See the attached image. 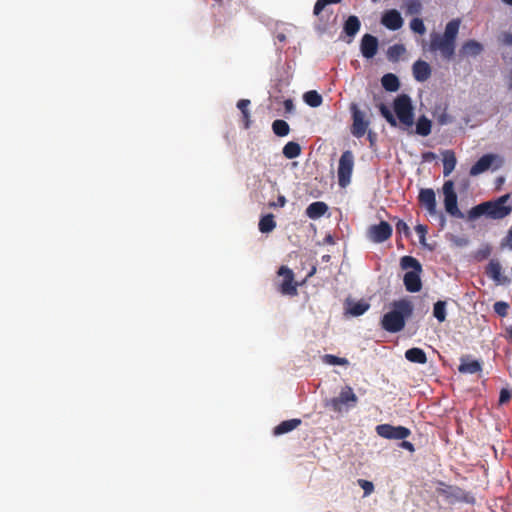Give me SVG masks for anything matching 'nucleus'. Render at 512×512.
Instances as JSON below:
<instances>
[{
    "mask_svg": "<svg viewBox=\"0 0 512 512\" xmlns=\"http://www.w3.org/2000/svg\"><path fill=\"white\" fill-rule=\"evenodd\" d=\"M358 485L363 489L364 496L370 495L374 491V484L365 479H358Z\"/></svg>",
    "mask_w": 512,
    "mask_h": 512,
    "instance_id": "49530a36",
    "label": "nucleus"
},
{
    "mask_svg": "<svg viewBox=\"0 0 512 512\" xmlns=\"http://www.w3.org/2000/svg\"><path fill=\"white\" fill-rule=\"evenodd\" d=\"M340 2L341 0H317L314 5L313 14L315 16H319V14L325 9L327 5L337 4Z\"/></svg>",
    "mask_w": 512,
    "mask_h": 512,
    "instance_id": "79ce46f5",
    "label": "nucleus"
},
{
    "mask_svg": "<svg viewBox=\"0 0 512 512\" xmlns=\"http://www.w3.org/2000/svg\"><path fill=\"white\" fill-rule=\"evenodd\" d=\"M512 398V391L508 388H502L499 395V404H505Z\"/></svg>",
    "mask_w": 512,
    "mask_h": 512,
    "instance_id": "8fccbe9b",
    "label": "nucleus"
},
{
    "mask_svg": "<svg viewBox=\"0 0 512 512\" xmlns=\"http://www.w3.org/2000/svg\"><path fill=\"white\" fill-rule=\"evenodd\" d=\"M286 204V198L283 195H280L277 199V202L271 203L270 206L272 207H283Z\"/></svg>",
    "mask_w": 512,
    "mask_h": 512,
    "instance_id": "6e6d98bb",
    "label": "nucleus"
},
{
    "mask_svg": "<svg viewBox=\"0 0 512 512\" xmlns=\"http://www.w3.org/2000/svg\"><path fill=\"white\" fill-rule=\"evenodd\" d=\"M369 307H370V305L368 303L360 301V302H356L353 305H351L348 312L352 316L357 317V316L363 315L369 309Z\"/></svg>",
    "mask_w": 512,
    "mask_h": 512,
    "instance_id": "e433bc0d",
    "label": "nucleus"
},
{
    "mask_svg": "<svg viewBox=\"0 0 512 512\" xmlns=\"http://www.w3.org/2000/svg\"><path fill=\"white\" fill-rule=\"evenodd\" d=\"M502 246H508L510 249H512V228L509 229L507 236L502 242Z\"/></svg>",
    "mask_w": 512,
    "mask_h": 512,
    "instance_id": "864d4df0",
    "label": "nucleus"
},
{
    "mask_svg": "<svg viewBox=\"0 0 512 512\" xmlns=\"http://www.w3.org/2000/svg\"><path fill=\"white\" fill-rule=\"evenodd\" d=\"M460 20L453 19L446 24L444 33L441 34L444 38L449 39L453 43H456V38L459 32Z\"/></svg>",
    "mask_w": 512,
    "mask_h": 512,
    "instance_id": "bb28decb",
    "label": "nucleus"
},
{
    "mask_svg": "<svg viewBox=\"0 0 512 512\" xmlns=\"http://www.w3.org/2000/svg\"><path fill=\"white\" fill-rule=\"evenodd\" d=\"M509 199V194H505V195H502L500 196L495 202L498 204V205H501L502 207H508L506 204V202L508 201Z\"/></svg>",
    "mask_w": 512,
    "mask_h": 512,
    "instance_id": "13d9d810",
    "label": "nucleus"
},
{
    "mask_svg": "<svg viewBox=\"0 0 512 512\" xmlns=\"http://www.w3.org/2000/svg\"><path fill=\"white\" fill-rule=\"evenodd\" d=\"M276 227V222L272 214L263 216L259 221V230L262 233H270Z\"/></svg>",
    "mask_w": 512,
    "mask_h": 512,
    "instance_id": "473e14b6",
    "label": "nucleus"
},
{
    "mask_svg": "<svg viewBox=\"0 0 512 512\" xmlns=\"http://www.w3.org/2000/svg\"><path fill=\"white\" fill-rule=\"evenodd\" d=\"M450 241L453 245L461 248L466 247L469 244V239L463 236L451 235Z\"/></svg>",
    "mask_w": 512,
    "mask_h": 512,
    "instance_id": "de8ad7c7",
    "label": "nucleus"
},
{
    "mask_svg": "<svg viewBox=\"0 0 512 512\" xmlns=\"http://www.w3.org/2000/svg\"><path fill=\"white\" fill-rule=\"evenodd\" d=\"M432 123L431 121L424 115L419 117L416 122V133L420 136H428L431 133Z\"/></svg>",
    "mask_w": 512,
    "mask_h": 512,
    "instance_id": "cd10ccee",
    "label": "nucleus"
},
{
    "mask_svg": "<svg viewBox=\"0 0 512 512\" xmlns=\"http://www.w3.org/2000/svg\"><path fill=\"white\" fill-rule=\"evenodd\" d=\"M316 271V268H313L312 272L309 274L311 276Z\"/></svg>",
    "mask_w": 512,
    "mask_h": 512,
    "instance_id": "774afa93",
    "label": "nucleus"
},
{
    "mask_svg": "<svg viewBox=\"0 0 512 512\" xmlns=\"http://www.w3.org/2000/svg\"><path fill=\"white\" fill-rule=\"evenodd\" d=\"M282 153L287 159H294L300 155L301 147L297 142L290 141L283 147Z\"/></svg>",
    "mask_w": 512,
    "mask_h": 512,
    "instance_id": "2f4dec72",
    "label": "nucleus"
},
{
    "mask_svg": "<svg viewBox=\"0 0 512 512\" xmlns=\"http://www.w3.org/2000/svg\"><path fill=\"white\" fill-rule=\"evenodd\" d=\"M277 39H278L280 42H283V41H285L286 37H285V35H284V34H278V35H277Z\"/></svg>",
    "mask_w": 512,
    "mask_h": 512,
    "instance_id": "e2e57ef3",
    "label": "nucleus"
},
{
    "mask_svg": "<svg viewBox=\"0 0 512 512\" xmlns=\"http://www.w3.org/2000/svg\"><path fill=\"white\" fill-rule=\"evenodd\" d=\"M506 332L510 338H512V326L506 328Z\"/></svg>",
    "mask_w": 512,
    "mask_h": 512,
    "instance_id": "0e129e2a",
    "label": "nucleus"
},
{
    "mask_svg": "<svg viewBox=\"0 0 512 512\" xmlns=\"http://www.w3.org/2000/svg\"><path fill=\"white\" fill-rule=\"evenodd\" d=\"M503 3L512 6V0H502Z\"/></svg>",
    "mask_w": 512,
    "mask_h": 512,
    "instance_id": "338daca9",
    "label": "nucleus"
},
{
    "mask_svg": "<svg viewBox=\"0 0 512 512\" xmlns=\"http://www.w3.org/2000/svg\"><path fill=\"white\" fill-rule=\"evenodd\" d=\"M496 161L498 163H497L495 169L499 168L502 165L503 159L500 156L495 155V154H491V153L484 154L470 168L469 173L471 176H478V175L486 172L488 169H490Z\"/></svg>",
    "mask_w": 512,
    "mask_h": 512,
    "instance_id": "9d476101",
    "label": "nucleus"
},
{
    "mask_svg": "<svg viewBox=\"0 0 512 512\" xmlns=\"http://www.w3.org/2000/svg\"><path fill=\"white\" fill-rule=\"evenodd\" d=\"M426 210L428 211L429 215L435 219H437L440 215V213L437 211V204L427 207Z\"/></svg>",
    "mask_w": 512,
    "mask_h": 512,
    "instance_id": "5fc2aeb1",
    "label": "nucleus"
},
{
    "mask_svg": "<svg viewBox=\"0 0 512 512\" xmlns=\"http://www.w3.org/2000/svg\"><path fill=\"white\" fill-rule=\"evenodd\" d=\"M395 228H396V231L399 234H404L405 236H409L410 235V228L407 225V223L405 221H403V220H398L396 225H395Z\"/></svg>",
    "mask_w": 512,
    "mask_h": 512,
    "instance_id": "09e8293b",
    "label": "nucleus"
},
{
    "mask_svg": "<svg viewBox=\"0 0 512 512\" xmlns=\"http://www.w3.org/2000/svg\"><path fill=\"white\" fill-rule=\"evenodd\" d=\"M446 301L439 300L434 304L433 316L439 321L444 322L446 320Z\"/></svg>",
    "mask_w": 512,
    "mask_h": 512,
    "instance_id": "f704fd0d",
    "label": "nucleus"
},
{
    "mask_svg": "<svg viewBox=\"0 0 512 512\" xmlns=\"http://www.w3.org/2000/svg\"><path fill=\"white\" fill-rule=\"evenodd\" d=\"M458 370L463 374H475L482 370V365L478 360H469L468 358L462 357Z\"/></svg>",
    "mask_w": 512,
    "mask_h": 512,
    "instance_id": "412c9836",
    "label": "nucleus"
},
{
    "mask_svg": "<svg viewBox=\"0 0 512 512\" xmlns=\"http://www.w3.org/2000/svg\"><path fill=\"white\" fill-rule=\"evenodd\" d=\"M444 195V207L446 212L452 217L464 218V214L458 208L457 194L454 191V182L447 180L442 187Z\"/></svg>",
    "mask_w": 512,
    "mask_h": 512,
    "instance_id": "39448f33",
    "label": "nucleus"
},
{
    "mask_svg": "<svg viewBox=\"0 0 512 512\" xmlns=\"http://www.w3.org/2000/svg\"><path fill=\"white\" fill-rule=\"evenodd\" d=\"M250 105V100L241 99L237 102V108L242 112L243 118L245 119V128H249L250 124V112L248 110V106Z\"/></svg>",
    "mask_w": 512,
    "mask_h": 512,
    "instance_id": "4c0bfd02",
    "label": "nucleus"
},
{
    "mask_svg": "<svg viewBox=\"0 0 512 512\" xmlns=\"http://www.w3.org/2000/svg\"><path fill=\"white\" fill-rule=\"evenodd\" d=\"M379 41L377 37L371 34H364L360 43V51L364 58H373L378 51Z\"/></svg>",
    "mask_w": 512,
    "mask_h": 512,
    "instance_id": "2eb2a0df",
    "label": "nucleus"
},
{
    "mask_svg": "<svg viewBox=\"0 0 512 512\" xmlns=\"http://www.w3.org/2000/svg\"><path fill=\"white\" fill-rule=\"evenodd\" d=\"M405 8L408 15H417L422 11V4L418 0H407Z\"/></svg>",
    "mask_w": 512,
    "mask_h": 512,
    "instance_id": "ea45409f",
    "label": "nucleus"
},
{
    "mask_svg": "<svg viewBox=\"0 0 512 512\" xmlns=\"http://www.w3.org/2000/svg\"><path fill=\"white\" fill-rule=\"evenodd\" d=\"M415 231L416 233L418 234L419 236V242L420 244L429 249L430 251L433 250V247L431 245H429L427 242H426V234H427V227L425 225H422V224H418L416 227H415Z\"/></svg>",
    "mask_w": 512,
    "mask_h": 512,
    "instance_id": "a19ab883",
    "label": "nucleus"
},
{
    "mask_svg": "<svg viewBox=\"0 0 512 512\" xmlns=\"http://www.w3.org/2000/svg\"><path fill=\"white\" fill-rule=\"evenodd\" d=\"M491 253V249L489 246H485L483 249H480L477 254H476V257L479 258V259H485L487 258Z\"/></svg>",
    "mask_w": 512,
    "mask_h": 512,
    "instance_id": "603ef678",
    "label": "nucleus"
},
{
    "mask_svg": "<svg viewBox=\"0 0 512 512\" xmlns=\"http://www.w3.org/2000/svg\"><path fill=\"white\" fill-rule=\"evenodd\" d=\"M437 122L440 125H447L452 122V117L448 115L446 112H442L441 114L438 115Z\"/></svg>",
    "mask_w": 512,
    "mask_h": 512,
    "instance_id": "3c124183",
    "label": "nucleus"
},
{
    "mask_svg": "<svg viewBox=\"0 0 512 512\" xmlns=\"http://www.w3.org/2000/svg\"><path fill=\"white\" fill-rule=\"evenodd\" d=\"M377 434L385 439L404 440L411 431L404 426H392L390 424H380L375 428Z\"/></svg>",
    "mask_w": 512,
    "mask_h": 512,
    "instance_id": "1a4fd4ad",
    "label": "nucleus"
},
{
    "mask_svg": "<svg viewBox=\"0 0 512 512\" xmlns=\"http://www.w3.org/2000/svg\"><path fill=\"white\" fill-rule=\"evenodd\" d=\"M501 270H502L501 264L497 260L492 259L486 268V274L489 278H491L497 284L509 283L510 279L506 276H503L501 274Z\"/></svg>",
    "mask_w": 512,
    "mask_h": 512,
    "instance_id": "f3484780",
    "label": "nucleus"
},
{
    "mask_svg": "<svg viewBox=\"0 0 512 512\" xmlns=\"http://www.w3.org/2000/svg\"><path fill=\"white\" fill-rule=\"evenodd\" d=\"M511 211V207H502L495 201H487L472 207L468 212V219L473 221L481 216H486L491 219H503L508 216Z\"/></svg>",
    "mask_w": 512,
    "mask_h": 512,
    "instance_id": "f03ea898",
    "label": "nucleus"
},
{
    "mask_svg": "<svg viewBox=\"0 0 512 512\" xmlns=\"http://www.w3.org/2000/svg\"><path fill=\"white\" fill-rule=\"evenodd\" d=\"M443 175L449 176L457 164L456 155L452 150H445L443 153Z\"/></svg>",
    "mask_w": 512,
    "mask_h": 512,
    "instance_id": "4be33fe9",
    "label": "nucleus"
},
{
    "mask_svg": "<svg viewBox=\"0 0 512 512\" xmlns=\"http://www.w3.org/2000/svg\"><path fill=\"white\" fill-rule=\"evenodd\" d=\"M505 43L507 44H512V34H505V39H504Z\"/></svg>",
    "mask_w": 512,
    "mask_h": 512,
    "instance_id": "680f3d73",
    "label": "nucleus"
},
{
    "mask_svg": "<svg viewBox=\"0 0 512 512\" xmlns=\"http://www.w3.org/2000/svg\"><path fill=\"white\" fill-rule=\"evenodd\" d=\"M354 167V155L350 150L342 153L338 165V183L345 188L350 184L351 175Z\"/></svg>",
    "mask_w": 512,
    "mask_h": 512,
    "instance_id": "423d86ee",
    "label": "nucleus"
},
{
    "mask_svg": "<svg viewBox=\"0 0 512 512\" xmlns=\"http://www.w3.org/2000/svg\"><path fill=\"white\" fill-rule=\"evenodd\" d=\"M410 28L413 32L423 35L426 32L424 22L420 18H413L410 22Z\"/></svg>",
    "mask_w": 512,
    "mask_h": 512,
    "instance_id": "37998d69",
    "label": "nucleus"
},
{
    "mask_svg": "<svg viewBox=\"0 0 512 512\" xmlns=\"http://www.w3.org/2000/svg\"><path fill=\"white\" fill-rule=\"evenodd\" d=\"M326 241H327L328 243H332V242H333L332 236H331V235H328V236L326 237Z\"/></svg>",
    "mask_w": 512,
    "mask_h": 512,
    "instance_id": "69168bd1",
    "label": "nucleus"
},
{
    "mask_svg": "<svg viewBox=\"0 0 512 512\" xmlns=\"http://www.w3.org/2000/svg\"><path fill=\"white\" fill-rule=\"evenodd\" d=\"M273 132L280 137L287 136L290 132L288 123L284 120L277 119L272 123Z\"/></svg>",
    "mask_w": 512,
    "mask_h": 512,
    "instance_id": "72a5a7b5",
    "label": "nucleus"
},
{
    "mask_svg": "<svg viewBox=\"0 0 512 512\" xmlns=\"http://www.w3.org/2000/svg\"><path fill=\"white\" fill-rule=\"evenodd\" d=\"M400 447H401V448H404V449H406V450H408V451H410V452H413V451H414V446H413V444H412L411 442H409V441H406L405 439H404V440H402V442L400 443Z\"/></svg>",
    "mask_w": 512,
    "mask_h": 512,
    "instance_id": "4d7b16f0",
    "label": "nucleus"
},
{
    "mask_svg": "<svg viewBox=\"0 0 512 512\" xmlns=\"http://www.w3.org/2000/svg\"><path fill=\"white\" fill-rule=\"evenodd\" d=\"M392 232V226L386 221H381L368 228L367 237L373 243H383L391 237Z\"/></svg>",
    "mask_w": 512,
    "mask_h": 512,
    "instance_id": "9b49d317",
    "label": "nucleus"
},
{
    "mask_svg": "<svg viewBox=\"0 0 512 512\" xmlns=\"http://www.w3.org/2000/svg\"><path fill=\"white\" fill-rule=\"evenodd\" d=\"M493 308L495 313L501 317H505L507 315L509 304L504 301H497L494 303Z\"/></svg>",
    "mask_w": 512,
    "mask_h": 512,
    "instance_id": "a18cd8bd",
    "label": "nucleus"
},
{
    "mask_svg": "<svg viewBox=\"0 0 512 512\" xmlns=\"http://www.w3.org/2000/svg\"><path fill=\"white\" fill-rule=\"evenodd\" d=\"M323 361L329 365H347L348 364L347 359L340 358V357H337L335 355H330V354L324 355Z\"/></svg>",
    "mask_w": 512,
    "mask_h": 512,
    "instance_id": "c03bdc74",
    "label": "nucleus"
},
{
    "mask_svg": "<svg viewBox=\"0 0 512 512\" xmlns=\"http://www.w3.org/2000/svg\"><path fill=\"white\" fill-rule=\"evenodd\" d=\"M414 307L408 299H401L392 303V310L383 315L381 326L390 333L403 330L406 319L413 314Z\"/></svg>",
    "mask_w": 512,
    "mask_h": 512,
    "instance_id": "f257e3e1",
    "label": "nucleus"
},
{
    "mask_svg": "<svg viewBox=\"0 0 512 512\" xmlns=\"http://www.w3.org/2000/svg\"><path fill=\"white\" fill-rule=\"evenodd\" d=\"M361 28V22L359 18L355 15H350L343 25V32L349 37L347 43H351L353 38L359 32Z\"/></svg>",
    "mask_w": 512,
    "mask_h": 512,
    "instance_id": "6ab92c4d",
    "label": "nucleus"
},
{
    "mask_svg": "<svg viewBox=\"0 0 512 512\" xmlns=\"http://www.w3.org/2000/svg\"><path fill=\"white\" fill-rule=\"evenodd\" d=\"M421 272L422 271H407L404 274L403 282L407 291L415 293L421 290Z\"/></svg>",
    "mask_w": 512,
    "mask_h": 512,
    "instance_id": "dca6fc26",
    "label": "nucleus"
},
{
    "mask_svg": "<svg viewBox=\"0 0 512 512\" xmlns=\"http://www.w3.org/2000/svg\"><path fill=\"white\" fill-rule=\"evenodd\" d=\"M400 266L403 270L422 271L420 262L412 256H403L400 260Z\"/></svg>",
    "mask_w": 512,
    "mask_h": 512,
    "instance_id": "c756f323",
    "label": "nucleus"
},
{
    "mask_svg": "<svg viewBox=\"0 0 512 512\" xmlns=\"http://www.w3.org/2000/svg\"><path fill=\"white\" fill-rule=\"evenodd\" d=\"M379 110L383 118L393 127L397 125V120L393 113L391 112L390 108L386 106L384 103L379 104Z\"/></svg>",
    "mask_w": 512,
    "mask_h": 512,
    "instance_id": "58836bf2",
    "label": "nucleus"
},
{
    "mask_svg": "<svg viewBox=\"0 0 512 512\" xmlns=\"http://www.w3.org/2000/svg\"><path fill=\"white\" fill-rule=\"evenodd\" d=\"M456 43L444 38L439 33L430 35L429 49L431 52H440L443 59L450 61L455 54Z\"/></svg>",
    "mask_w": 512,
    "mask_h": 512,
    "instance_id": "20e7f679",
    "label": "nucleus"
},
{
    "mask_svg": "<svg viewBox=\"0 0 512 512\" xmlns=\"http://www.w3.org/2000/svg\"><path fill=\"white\" fill-rule=\"evenodd\" d=\"M284 108L286 112L291 113L294 110V104L291 99H287L284 101Z\"/></svg>",
    "mask_w": 512,
    "mask_h": 512,
    "instance_id": "bf43d9fd",
    "label": "nucleus"
},
{
    "mask_svg": "<svg viewBox=\"0 0 512 512\" xmlns=\"http://www.w3.org/2000/svg\"><path fill=\"white\" fill-rule=\"evenodd\" d=\"M381 84L386 91L396 92L400 88L399 78L393 73H387L382 76Z\"/></svg>",
    "mask_w": 512,
    "mask_h": 512,
    "instance_id": "393cba45",
    "label": "nucleus"
},
{
    "mask_svg": "<svg viewBox=\"0 0 512 512\" xmlns=\"http://www.w3.org/2000/svg\"><path fill=\"white\" fill-rule=\"evenodd\" d=\"M483 49L484 47L480 42L476 40H468L462 45L460 54L464 57H477L481 54Z\"/></svg>",
    "mask_w": 512,
    "mask_h": 512,
    "instance_id": "aec40b11",
    "label": "nucleus"
},
{
    "mask_svg": "<svg viewBox=\"0 0 512 512\" xmlns=\"http://www.w3.org/2000/svg\"><path fill=\"white\" fill-rule=\"evenodd\" d=\"M439 493L446 498L449 504H455L459 502L473 504L475 501L471 494L465 492L463 489L457 486H445V488L439 490Z\"/></svg>",
    "mask_w": 512,
    "mask_h": 512,
    "instance_id": "6e6552de",
    "label": "nucleus"
},
{
    "mask_svg": "<svg viewBox=\"0 0 512 512\" xmlns=\"http://www.w3.org/2000/svg\"><path fill=\"white\" fill-rule=\"evenodd\" d=\"M437 220L439 221V225L443 228L446 225V217L443 213H440Z\"/></svg>",
    "mask_w": 512,
    "mask_h": 512,
    "instance_id": "052dcab7",
    "label": "nucleus"
},
{
    "mask_svg": "<svg viewBox=\"0 0 512 512\" xmlns=\"http://www.w3.org/2000/svg\"><path fill=\"white\" fill-rule=\"evenodd\" d=\"M419 201L425 206V208L436 205L435 192L431 188L421 189L419 193Z\"/></svg>",
    "mask_w": 512,
    "mask_h": 512,
    "instance_id": "c85d7f7f",
    "label": "nucleus"
},
{
    "mask_svg": "<svg viewBox=\"0 0 512 512\" xmlns=\"http://www.w3.org/2000/svg\"><path fill=\"white\" fill-rule=\"evenodd\" d=\"M278 275L283 277L280 285V291L283 295L294 296L297 294V287L294 284V274L291 269L286 266H281L278 270Z\"/></svg>",
    "mask_w": 512,
    "mask_h": 512,
    "instance_id": "ddd939ff",
    "label": "nucleus"
},
{
    "mask_svg": "<svg viewBox=\"0 0 512 512\" xmlns=\"http://www.w3.org/2000/svg\"><path fill=\"white\" fill-rule=\"evenodd\" d=\"M394 111L399 122L405 127H412L414 124V107L410 96L400 94L394 100Z\"/></svg>",
    "mask_w": 512,
    "mask_h": 512,
    "instance_id": "7ed1b4c3",
    "label": "nucleus"
},
{
    "mask_svg": "<svg viewBox=\"0 0 512 512\" xmlns=\"http://www.w3.org/2000/svg\"><path fill=\"white\" fill-rule=\"evenodd\" d=\"M405 358L412 363L425 364L427 362L426 353L423 349L417 347L408 349L405 352Z\"/></svg>",
    "mask_w": 512,
    "mask_h": 512,
    "instance_id": "b1692460",
    "label": "nucleus"
},
{
    "mask_svg": "<svg viewBox=\"0 0 512 512\" xmlns=\"http://www.w3.org/2000/svg\"><path fill=\"white\" fill-rule=\"evenodd\" d=\"M304 102L310 107L316 108L322 104V96L316 90H310L303 95Z\"/></svg>",
    "mask_w": 512,
    "mask_h": 512,
    "instance_id": "7c9ffc66",
    "label": "nucleus"
},
{
    "mask_svg": "<svg viewBox=\"0 0 512 512\" xmlns=\"http://www.w3.org/2000/svg\"><path fill=\"white\" fill-rule=\"evenodd\" d=\"M405 52V47L402 44H395L390 46L387 50V57L390 61H397L400 56Z\"/></svg>",
    "mask_w": 512,
    "mask_h": 512,
    "instance_id": "c9c22d12",
    "label": "nucleus"
},
{
    "mask_svg": "<svg viewBox=\"0 0 512 512\" xmlns=\"http://www.w3.org/2000/svg\"><path fill=\"white\" fill-rule=\"evenodd\" d=\"M358 401V397L353 392L350 386H345L339 393L338 397L332 398L328 405L332 407V409L336 412H341L342 407L346 406L347 408L354 407Z\"/></svg>",
    "mask_w": 512,
    "mask_h": 512,
    "instance_id": "0eeeda50",
    "label": "nucleus"
},
{
    "mask_svg": "<svg viewBox=\"0 0 512 512\" xmlns=\"http://www.w3.org/2000/svg\"><path fill=\"white\" fill-rule=\"evenodd\" d=\"M412 70L413 76L418 82L426 81L431 75L430 65L423 60H417L413 64Z\"/></svg>",
    "mask_w": 512,
    "mask_h": 512,
    "instance_id": "a211bd4d",
    "label": "nucleus"
},
{
    "mask_svg": "<svg viewBox=\"0 0 512 512\" xmlns=\"http://www.w3.org/2000/svg\"><path fill=\"white\" fill-rule=\"evenodd\" d=\"M353 125H352V134L360 138L365 135L367 128L369 126V122L365 120V113L361 111L355 104L351 106Z\"/></svg>",
    "mask_w": 512,
    "mask_h": 512,
    "instance_id": "f8f14e48",
    "label": "nucleus"
},
{
    "mask_svg": "<svg viewBox=\"0 0 512 512\" xmlns=\"http://www.w3.org/2000/svg\"><path fill=\"white\" fill-rule=\"evenodd\" d=\"M300 424H301L300 419L285 420L274 428V434L275 435L286 434L288 432H291L295 428H297Z\"/></svg>",
    "mask_w": 512,
    "mask_h": 512,
    "instance_id": "a878e982",
    "label": "nucleus"
},
{
    "mask_svg": "<svg viewBox=\"0 0 512 512\" xmlns=\"http://www.w3.org/2000/svg\"><path fill=\"white\" fill-rule=\"evenodd\" d=\"M327 210H328V206L326 203L321 202V201H316V202L311 203L306 208V215L310 219H318V218L322 217L327 212Z\"/></svg>",
    "mask_w": 512,
    "mask_h": 512,
    "instance_id": "5701e85b",
    "label": "nucleus"
},
{
    "mask_svg": "<svg viewBox=\"0 0 512 512\" xmlns=\"http://www.w3.org/2000/svg\"><path fill=\"white\" fill-rule=\"evenodd\" d=\"M403 23L401 13L396 9L386 10L381 17V24L392 31L399 30Z\"/></svg>",
    "mask_w": 512,
    "mask_h": 512,
    "instance_id": "4468645a",
    "label": "nucleus"
}]
</instances>
